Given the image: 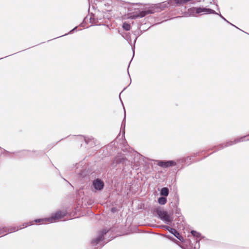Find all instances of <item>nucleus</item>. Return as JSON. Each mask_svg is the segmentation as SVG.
Listing matches in <instances>:
<instances>
[{"label":"nucleus","instance_id":"nucleus-1","mask_svg":"<svg viewBox=\"0 0 249 249\" xmlns=\"http://www.w3.org/2000/svg\"><path fill=\"white\" fill-rule=\"evenodd\" d=\"M153 13L154 11L152 8H146L129 13L128 14V18L131 19H135L138 18H142L148 14Z\"/></svg>","mask_w":249,"mask_h":249},{"label":"nucleus","instance_id":"nucleus-2","mask_svg":"<svg viewBox=\"0 0 249 249\" xmlns=\"http://www.w3.org/2000/svg\"><path fill=\"white\" fill-rule=\"evenodd\" d=\"M191 14L204 13L206 14H216L217 12L214 10L204 7H195L189 9Z\"/></svg>","mask_w":249,"mask_h":249},{"label":"nucleus","instance_id":"nucleus-3","mask_svg":"<svg viewBox=\"0 0 249 249\" xmlns=\"http://www.w3.org/2000/svg\"><path fill=\"white\" fill-rule=\"evenodd\" d=\"M65 215V213L58 211L54 213L51 217L44 219H38L35 220L36 222H40L41 221H45V222H55L57 220L63 218Z\"/></svg>","mask_w":249,"mask_h":249},{"label":"nucleus","instance_id":"nucleus-4","mask_svg":"<svg viewBox=\"0 0 249 249\" xmlns=\"http://www.w3.org/2000/svg\"><path fill=\"white\" fill-rule=\"evenodd\" d=\"M172 2H170V0H169L168 1H165L156 4L153 6L149 7L148 8H152L154 13L155 12H158V9H159L160 10H163L165 8L168 7L169 6H172Z\"/></svg>","mask_w":249,"mask_h":249},{"label":"nucleus","instance_id":"nucleus-5","mask_svg":"<svg viewBox=\"0 0 249 249\" xmlns=\"http://www.w3.org/2000/svg\"><path fill=\"white\" fill-rule=\"evenodd\" d=\"M158 214L160 218L164 221L165 223L169 224L172 221L173 218L170 214H168L167 212L164 211H158Z\"/></svg>","mask_w":249,"mask_h":249},{"label":"nucleus","instance_id":"nucleus-6","mask_svg":"<svg viewBox=\"0 0 249 249\" xmlns=\"http://www.w3.org/2000/svg\"><path fill=\"white\" fill-rule=\"evenodd\" d=\"M144 31H142L140 30V27H138V30H136L133 32V35L135 36V38L134 39L133 46H132V50L133 51V56L134 55L135 53V43L137 40V38L139 36H140L141 35L143 34Z\"/></svg>","mask_w":249,"mask_h":249},{"label":"nucleus","instance_id":"nucleus-7","mask_svg":"<svg viewBox=\"0 0 249 249\" xmlns=\"http://www.w3.org/2000/svg\"><path fill=\"white\" fill-rule=\"evenodd\" d=\"M107 232V231L106 230H103L99 233V234L97 238L92 241V243L93 245H97L99 242L102 241L103 239V236Z\"/></svg>","mask_w":249,"mask_h":249},{"label":"nucleus","instance_id":"nucleus-8","mask_svg":"<svg viewBox=\"0 0 249 249\" xmlns=\"http://www.w3.org/2000/svg\"><path fill=\"white\" fill-rule=\"evenodd\" d=\"M158 165L161 167L165 168L175 165L176 162L172 160L167 161H160L159 162Z\"/></svg>","mask_w":249,"mask_h":249},{"label":"nucleus","instance_id":"nucleus-9","mask_svg":"<svg viewBox=\"0 0 249 249\" xmlns=\"http://www.w3.org/2000/svg\"><path fill=\"white\" fill-rule=\"evenodd\" d=\"M93 184L95 189L96 190H100L103 188L104 186L103 182L99 179H96L94 181Z\"/></svg>","mask_w":249,"mask_h":249},{"label":"nucleus","instance_id":"nucleus-10","mask_svg":"<svg viewBox=\"0 0 249 249\" xmlns=\"http://www.w3.org/2000/svg\"><path fill=\"white\" fill-rule=\"evenodd\" d=\"M120 34L122 35V36L127 40L128 43L130 45V46L132 47L133 46V44L132 43V40L131 37V34L129 33H120Z\"/></svg>","mask_w":249,"mask_h":249},{"label":"nucleus","instance_id":"nucleus-11","mask_svg":"<svg viewBox=\"0 0 249 249\" xmlns=\"http://www.w3.org/2000/svg\"><path fill=\"white\" fill-rule=\"evenodd\" d=\"M170 232L175 235L178 239L179 240H181V236L180 235L179 233L175 229H170Z\"/></svg>","mask_w":249,"mask_h":249},{"label":"nucleus","instance_id":"nucleus-12","mask_svg":"<svg viewBox=\"0 0 249 249\" xmlns=\"http://www.w3.org/2000/svg\"><path fill=\"white\" fill-rule=\"evenodd\" d=\"M122 28L124 30L128 31L131 29L130 24L126 21H124L123 22Z\"/></svg>","mask_w":249,"mask_h":249},{"label":"nucleus","instance_id":"nucleus-13","mask_svg":"<svg viewBox=\"0 0 249 249\" xmlns=\"http://www.w3.org/2000/svg\"><path fill=\"white\" fill-rule=\"evenodd\" d=\"M169 194V190L166 187H164L162 188L161 191H160V194L162 196H167Z\"/></svg>","mask_w":249,"mask_h":249},{"label":"nucleus","instance_id":"nucleus-14","mask_svg":"<svg viewBox=\"0 0 249 249\" xmlns=\"http://www.w3.org/2000/svg\"><path fill=\"white\" fill-rule=\"evenodd\" d=\"M167 199L165 197H160L158 199V203L160 205H164L166 203Z\"/></svg>","mask_w":249,"mask_h":249},{"label":"nucleus","instance_id":"nucleus-15","mask_svg":"<svg viewBox=\"0 0 249 249\" xmlns=\"http://www.w3.org/2000/svg\"><path fill=\"white\" fill-rule=\"evenodd\" d=\"M77 28H78V26H76L75 27H74L72 30H71L68 34H66L64 35H62V36H60L59 37H62V36H66L68 34H73L74 32H76L77 31Z\"/></svg>","mask_w":249,"mask_h":249},{"label":"nucleus","instance_id":"nucleus-16","mask_svg":"<svg viewBox=\"0 0 249 249\" xmlns=\"http://www.w3.org/2000/svg\"><path fill=\"white\" fill-rule=\"evenodd\" d=\"M104 5L106 7H107V8H108V9H106L107 12H108L111 11V10H112L111 8L109 9V7H110V5L109 3H105L104 4Z\"/></svg>","mask_w":249,"mask_h":249},{"label":"nucleus","instance_id":"nucleus-17","mask_svg":"<svg viewBox=\"0 0 249 249\" xmlns=\"http://www.w3.org/2000/svg\"><path fill=\"white\" fill-rule=\"evenodd\" d=\"M18 228L16 229V228H15L14 230H12L10 229V230H8V231H7L6 230H5L4 232H5V233H4V235L6 234L8 232V233L12 232L13 231H18Z\"/></svg>","mask_w":249,"mask_h":249},{"label":"nucleus","instance_id":"nucleus-18","mask_svg":"<svg viewBox=\"0 0 249 249\" xmlns=\"http://www.w3.org/2000/svg\"><path fill=\"white\" fill-rule=\"evenodd\" d=\"M191 233L194 236H196V237H199V235H200L199 233H198V232H197L196 231H191Z\"/></svg>","mask_w":249,"mask_h":249},{"label":"nucleus","instance_id":"nucleus-19","mask_svg":"<svg viewBox=\"0 0 249 249\" xmlns=\"http://www.w3.org/2000/svg\"><path fill=\"white\" fill-rule=\"evenodd\" d=\"M215 15H218L224 21H227V19L221 15L220 13H218L217 12V14H216Z\"/></svg>","mask_w":249,"mask_h":249},{"label":"nucleus","instance_id":"nucleus-20","mask_svg":"<svg viewBox=\"0 0 249 249\" xmlns=\"http://www.w3.org/2000/svg\"><path fill=\"white\" fill-rule=\"evenodd\" d=\"M240 140H242V141H246V140H249V136H247L244 137H242L240 139Z\"/></svg>","mask_w":249,"mask_h":249},{"label":"nucleus","instance_id":"nucleus-21","mask_svg":"<svg viewBox=\"0 0 249 249\" xmlns=\"http://www.w3.org/2000/svg\"><path fill=\"white\" fill-rule=\"evenodd\" d=\"M85 23V20H84L83 21V22L81 24H80V25L79 26H80V27H84Z\"/></svg>","mask_w":249,"mask_h":249},{"label":"nucleus","instance_id":"nucleus-22","mask_svg":"<svg viewBox=\"0 0 249 249\" xmlns=\"http://www.w3.org/2000/svg\"><path fill=\"white\" fill-rule=\"evenodd\" d=\"M167 230H168L169 231H170V229H171V228H170L168 226H165L164 227Z\"/></svg>","mask_w":249,"mask_h":249},{"label":"nucleus","instance_id":"nucleus-23","mask_svg":"<svg viewBox=\"0 0 249 249\" xmlns=\"http://www.w3.org/2000/svg\"><path fill=\"white\" fill-rule=\"evenodd\" d=\"M93 19H93L92 18H89L90 22L91 23H92V22H93L92 20H93Z\"/></svg>","mask_w":249,"mask_h":249},{"label":"nucleus","instance_id":"nucleus-24","mask_svg":"<svg viewBox=\"0 0 249 249\" xmlns=\"http://www.w3.org/2000/svg\"><path fill=\"white\" fill-rule=\"evenodd\" d=\"M11 56V55H8V56H5V57H4L0 58V60H1V59H3V58H6V57H8V56Z\"/></svg>","mask_w":249,"mask_h":249},{"label":"nucleus","instance_id":"nucleus-25","mask_svg":"<svg viewBox=\"0 0 249 249\" xmlns=\"http://www.w3.org/2000/svg\"><path fill=\"white\" fill-rule=\"evenodd\" d=\"M233 143H234V142H231L230 144H229L228 145H226V146H228V145H231V144H232Z\"/></svg>","mask_w":249,"mask_h":249},{"label":"nucleus","instance_id":"nucleus-26","mask_svg":"<svg viewBox=\"0 0 249 249\" xmlns=\"http://www.w3.org/2000/svg\"><path fill=\"white\" fill-rule=\"evenodd\" d=\"M226 22H227L228 23H229V24H231V23L230 21H229L228 20H227V21H225Z\"/></svg>","mask_w":249,"mask_h":249},{"label":"nucleus","instance_id":"nucleus-27","mask_svg":"<svg viewBox=\"0 0 249 249\" xmlns=\"http://www.w3.org/2000/svg\"><path fill=\"white\" fill-rule=\"evenodd\" d=\"M226 22H227L228 23H229V24H231V23L230 21H229L228 20H227V21H225Z\"/></svg>","mask_w":249,"mask_h":249},{"label":"nucleus","instance_id":"nucleus-28","mask_svg":"<svg viewBox=\"0 0 249 249\" xmlns=\"http://www.w3.org/2000/svg\"><path fill=\"white\" fill-rule=\"evenodd\" d=\"M226 22H227L228 23H229V24H231V23L230 21H229L228 20H227V21H225Z\"/></svg>","mask_w":249,"mask_h":249},{"label":"nucleus","instance_id":"nucleus-29","mask_svg":"<svg viewBox=\"0 0 249 249\" xmlns=\"http://www.w3.org/2000/svg\"><path fill=\"white\" fill-rule=\"evenodd\" d=\"M115 161H116V162L117 163H119L120 162V161L118 160V159H116L115 160Z\"/></svg>","mask_w":249,"mask_h":249},{"label":"nucleus","instance_id":"nucleus-30","mask_svg":"<svg viewBox=\"0 0 249 249\" xmlns=\"http://www.w3.org/2000/svg\"><path fill=\"white\" fill-rule=\"evenodd\" d=\"M234 27L235 28H237V29H239V30H241V31H242V30H241L240 29H239L238 27H237V26H236L235 25V26H234ZM243 32H244V31H243Z\"/></svg>","mask_w":249,"mask_h":249},{"label":"nucleus","instance_id":"nucleus-31","mask_svg":"<svg viewBox=\"0 0 249 249\" xmlns=\"http://www.w3.org/2000/svg\"><path fill=\"white\" fill-rule=\"evenodd\" d=\"M139 4V3H132V4L133 5H138V4Z\"/></svg>","mask_w":249,"mask_h":249},{"label":"nucleus","instance_id":"nucleus-32","mask_svg":"<svg viewBox=\"0 0 249 249\" xmlns=\"http://www.w3.org/2000/svg\"><path fill=\"white\" fill-rule=\"evenodd\" d=\"M126 88H124V89L123 90V91L120 93V94H121V93H122L124 90L126 89Z\"/></svg>","mask_w":249,"mask_h":249},{"label":"nucleus","instance_id":"nucleus-33","mask_svg":"<svg viewBox=\"0 0 249 249\" xmlns=\"http://www.w3.org/2000/svg\"><path fill=\"white\" fill-rule=\"evenodd\" d=\"M128 10L129 11H131V9H130V8H128Z\"/></svg>","mask_w":249,"mask_h":249},{"label":"nucleus","instance_id":"nucleus-34","mask_svg":"<svg viewBox=\"0 0 249 249\" xmlns=\"http://www.w3.org/2000/svg\"><path fill=\"white\" fill-rule=\"evenodd\" d=\"M231 26H233V27H234V26H235V25H234L233 24H232V23H231Z\"/></svg>","mask_w":249,"mask_h":249},{"label":"nucleus","instance_id":"nucleus-35","mask_svg":"<svg viewBox=\"0 0 249 249\" xmlns=\"http://www.w3.org/2000/svg\"><path fill=\"white\" fill-rule=\"evenodd\" d=\"M196 0L197 1H201V0Z\"/></svg>","mask_w":249,"mask_h":249},{"label":"nucleus","instance_id":"nucleus-36","mask_svg":"<svg viewBox=\"0 0 249 249\" xmlns=\"http://www.w3.org/2000/svg\"><path fill=\"white\" fill-rule=\"evenodd\" d=\"M59 38V36H57V37H55V39H56V38Z\"/></svg>","mask_w":249,"mask_h":249},{"label":"nucleus","instance_id":"nucleus-37","mask_svg":"<svg viewBox=\"0 0 249 249\" xmlns=\"http://www.w3.org/2000/svg\"><path fill=\"white\" fill-rule=\"evenodd\" d=\"M59 38V36H57V37H55V39H56V38Z\"/></svg>","mask_w":249,"mask_h":249},{"label":"nucleus","instance_id":"nucleus-38","mask_svg":"<svg viewBox=\"0 0 249 249\" xmlns=\"http://www.w3.org/2000/svg\"><path fill=\"white\" fill-rule=\"evenodd\" d=\"M59 38V36H57V37H55V39H56V38Z\"/></svg>","mask_w":249,"mask_h":249},{"label":"nucleus","instance_id":"nucleus-39","mask_svg":"<svg viewBox=\"0 0 249 249\" xmlns=\"http://www.w3.org/2000/svg\"><path fill=\"white\" fill-rule=\"evenodd\" d=\"M124 115L125 114V110L124 111Z\"/></svg>","mask_w":249,"mask_h":249},{"label":"nucleus","instance_id":"nucleus-40","mask_svg":"<svg viewBox=\"0 0 249 249\" xmlns=\"http://www.w3.org/2000/svg\"><path fill=\"white\" fill-rule=\"evenodd\" d=\"M216 6H217V7H218V5H217V4H216ZM218 9H219V8H218Z\"/></svg>","mask_w":249,"mask_h":249},{"label":"nucleus","instance_id":"nucleus-41","mask_svg":"<svg viewBox=\"0 0 249 249\" xmlns=\"http://www.w3.org/2000/svg\"><path fill=\"white\" fill-rule=\"evenodd\" d=\"M131 62H132V60L130 61L129 63H131Z\"/></svg>","mask_w":249,"mask_h":249},{"label":"nucleus","instance_id":"nucleus-42","mask_svg":"<svg viewBox=\"0 0 249 249\" xmlns=\"http://www.w3.org/2000/svg\"><path fill=\"white\" fill-rule=\"evenodd\" d=\"M131 62H132V60L130 61L129 63H131Z\"/></svg>","mask_w":249,"mask_h":249},{"label":"nucleus","instance_id":"nucleus-43","mask_svg":"<svg viewBox=\"0 0 249 249\" xmlns=\"http://www.w3.org/2000/svg\"><path fill=\"white\" fill-rule=\"evenodd\" d=\"M131 62H132V60L130 61L129 63H131Z\"/></svg>","mask_w":249,"mask_h":249},{"label":"nucleus","instance_id":"nucleus-44","mask_svg":"<svg viewBox=\"0 0 249 249\" xmlns=\"http://www.w3.org/2000/svg\"><path fill=\"white\" fill-rule=\"evenodd\" d=\"M125 109V108H124V106H123V109Z\"/></svg>","mask_w":249,"mask_h":249},{"label":"nucleus","instance_id":"nucleus-45","mask_svg":"<svg viewBox=\"0 0 249 249\" xmlns=\"http://www.w3.org/2000/svg\"><path fill=\"white\" fill-rule=\"evenodd\" d=\"M129 65H130V64H129ZM129 67V65H128V68Z\"/></svg>","mask_w":249,"mask_h":249}]
</instances>
